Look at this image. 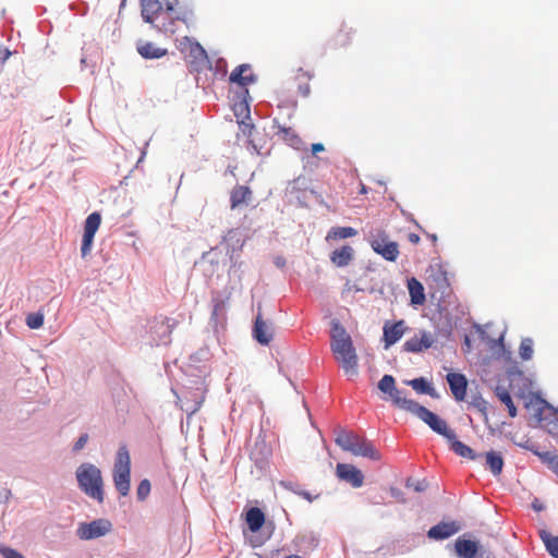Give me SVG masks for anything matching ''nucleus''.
<instances>
[{
	"label": "nucleus",
	"mask_w": 558,
	"mask_h": 558,
	"mask_svg": "<svg viewBox=\"0 0 558 558\" xmlns=\"http://www.w3.org/2000/svg\"><path fill=\"white\" fill-rule=\"evenodd\" d=\"M330 349L339 365L345 374H357V355L351 336L338 322L332 320L330 332Z\"/></svg>",
	"instance_id": "nucleus-1"
},
{
	"label": "nucleus",
	"mask_w": 558,
	"mask_h": 558,
	"mask_svg": "<svg viewBox=\"0 0 558 558\" xmlns=\"http://www.w3.org/2000/svg\"><path fill=\"white\" fill-rule=\"evenodd\" d=\"M335 442L343 450L353 456L368 458L378 461L381 458L380 452L375 448L372 441L363 436L345 429L336 430Z\"/></svg>",
	"instance_id": "nucleus-2"
},
{
	"label": "nucleus",
	"mask_w": 558,
	"mask_h": 558,
	"mask_svg": "<svg viewBox=\"0 0 558 558\" xmlns=\"http://www.w3.org/2000/svg\"><path fill=\"white\" fill-rule=\"evenodd\" d=\"M80 488L98 502L104 501V482L100 470L90 463H83L76 470Z\"/></svg>",
	"instance_id": "nucleus-3"
},
{
	"label": "nucleus",
	"mask_w": 558,
	"mask_h": 558,
	"mask_svg": "<svg viewBox=\"0 0 558 558\" xmlns=\"http://www.w3.org/2000/svg\"><path fill=\"white\" fill-rule=\"evenodd\" d=\"M113 483L121 496H126L131 486V458L126 446H121L113 465Z\"/></svg>",
	"instance_id": "nucleus-4"
},
{
	"label": "nucleus",
	"mask_w": 558,
	"mask_h": 558,
	"mask_svg": "<svg viewBox=\"0 0 558 558\" xmlns=\"http://www.w3.org/2000/svg\"><path fill=\"white\" fill-rule=\"evenodd\" d=\"M407 411L417 416L435 433L441 435L446 439L454 438V432L448 427L445 420L440 418L438 415L417 402L413 401V403H410V408Z\"/></svg>",
	"instance_id": "nucleus-5"
},
{
	"label": "nucleus",
	"mask_w": 558,
	"mask_h": 558,
	"mask_svg": "<svg viewBox=\"0 0 558 558\" xmlns=\"http://www.w3.org/2000/svg\"><path fill=\"white\" fill-rule=\"evenodd\" d=\"M369 245L372 250L388 262H396L399 257V244L391 241L389 234L381 229L371 232Z\"/></svg>",
	"instance_id": "nucleus-6"
},
{
	"label": "nucleus",
	"mask_w": 558,
	"mask_h": 558,
	"mask_svg": "<svg viewBox=\"0 0 558 558\" xmlns=\"http://www.w3.org/2000/svg\"><path fill=\"white\" fill-rule=\"evenodd\" d=\"M178 322L172 320L169 317L166 316H157L154 317L149 322V333L151 337V340L157 344H168L170 342V336L173 331V329L177 327Z\"/></svg>",
	"instance_id": "nucleus-7"
},
{
	"label": "nucleus",
	"mask_w": 558,
	"mask_h": 558,
	"mask_svg": "<svg viewBox=\"0 0 558 558\" xmlns=\"http://www.w3.org/2000/svg\"><path fill=\"white\" fill-rule=\"evenodd\" d=\"M181 20V14L177 11L175 5L173 3L166 2V8L151 25L159 32L174 34L177 31V24Z\"/></svg>",
	"instance_id": "nucleus-8"
},
{
	"label": "nucleus",
	"mask_w": 558,
	"mask_h": 558,
	"mask_svg": "<svg viewBox=\"0 0 558 558\" xmlns=\"http://www.w3.org/2000/svg\"><path fill=\"white\" fill-rule=\"evenodd\" d=\"M101 223V216L95 211L87 216L84 225V233L82 239L81 254L85 258L90 254L94 236Z\"/></svg>",
	"instance_id": "nucleus-9"
},
{
	"label": "nucleus",
	"mask_w": 558,
	"mask_h": 558,
	"mask_svg": "<svg viewBox=\"0 0 558 558\" xmlns=\"http://www.w3.org/2000/svg\"><path fill=\"white\" fill-rule=\"evenodd\" d=\"M378 388L384 393H388L393 404L402 410L407 411L410 408V403L414 401L401 396L402 391L397 389L396 380L391 375H384L378 383Z\"/></svg>",
	"instance_id": "nucleus-10"
},
{
	"label": "nucleus",
	"mask_w": 558,
	"mask_h": 558,
	"mask_svg": "<svg viewBox=\"0 0 558 558\" xmlns=\"http://www.w3.org/2000/svg\"><path fill=\"white\" fill-rule=\"evenodd\" d=\"M110 521L106 519L94 520L89 523H81L77 527V536L81 539H93L106 535L111 530Z\"/></svg>",
	"instance_id": "nucleus-11"
},
{
	"label": "nucleus",
	"mask_w": 558,
	"mask_h": 558,
	"mask_svg": "<svg viewBox=\"0 0 558 558\" xmlns=\"http://www.w3.org/2000/svg\"><path fill=\"white\" fill-rule=\"evenodd\" d=\"M408 330V326L403 319L398 322L387 320L383 327V341L385 349H389L397 343Z\"/></svg>",
	"instance_id": "nucleus-12"
},
{
	"label": "nucleus",
	"mask_w": 558,
	"mask_h": 558,
	"mask_svg": "<svg viewBox=\"0 0 558 558\" xmlns=\"http://www.w3.org/2000/svg\"><path fill=\"white\" fill-rule=\"evenodd\" d=\"M435 337L426 331L420 330L412 338L403 343V350L411 353H420L433 347Z\"/></svg>",
	"instance_id": "nucleus-13"
},
{
	"label": "nucleus",
	"mask_w": 558,
	"mask_h": 558,
	"mask_svg": "<svg viewBox=\"0 0 558 558\" xmlns=\"http://www.w3.org/2000/svg\"><path fill=\"white\" fill-rule=\"evenodd\" d=\"M336 474L339 480L349 483L354 488L361 487L364 483L363 473L353 464L338 463Z\"/></svg>",
	"instance_id": "nucleus-14"
},
{
	"label": "nucleus",
	"mask_w": 558,
	"mask_h": 558,
	"mask_svg": "<svg viewBox=\"0 0 558 558\" xmlns=\"http://www.w3.org/2000/svg\"><path fill=\"white\" fill-rule=\"evenodd\" d=\"M460 529V525L454 521L440 522L428 530L427 536L432 539L441 541L457 534Z\"/></svg>",
	"instance_id": "nucleus-15"
},
{
	"label": "nucleus",
	"mask_w": 558,
	"mask_h": 558,
	"mask_svg": "<svg viewBox=\"0 0 558 558\" xmlns=\"http://www.w3.org/2000/svg\"><path fill=\"white\" fill-rule=\"evenodd\" d=\"M253 199V191L246 185H235L230 192V208L235 209L248 205Z\"/></svg>",
	"instance_id": "nucleus-16"
},
{
	"label": "nucleus",
	"mask_w": 558,
	"mask_h": 558,
	"mask_svg": "<svg viewBox=\"0 0 558 558\" xmlns=\"http://www.w3.org/2000/svg\"><path fill=\"white\" fill-rule=\"evenodd\" d=\"M447 381L450 390L457 401H463L466 396L468 380L464 375L459 373H449Z\"/></svg>",
	"instance_id": "nucleus-17"
},
{
	"label": "nucleus",
	"mask_w": 558,
	"mask_h": 558,
	"mask_svg": "<svg viewBox=\"0 0 558 558\" xmlns=\"http://www.w3.org/2000/svg\"><path fill=\"white\" fill-rule=\"evenodd\" d=\"M142 16L146 23L153 24L166 8V3L159 0H141Z\"/></svg>",
	"instance_id": "nucleus-18"
},
{
	"label": "nucleus",
	"mask_w": 558,
	"mask_h": 558,
	"mask_svg": "<svg viewBox=\"0 0 558 558\" xmlns=\"http://www.w3.org/2000/svg\"><path fill=\"white\" fill-rule=\"evenodd\" d=\"M229 80L231 83L246 87L247 85L254 83L256 77L253 74L250 64H241L231 72Z\"/></svg>",
	"instance_id": "nucleus-19"
},
{
	"label": "nucleus",
	"mask_w": 558,
	"mask_h": 558,
	"mask_svg": "<svg viewBox=\"0 0 558 558\" xmlns=\"http://www.w3.org/2000/svg\"><path fill=\"white\" fill-rule=\"evenodd\" d=\"M454 550L460 558H480L478 545L476 542L465 539L463 537L457 538L454 543Z\"/></svg>",
	"instance_id": "nucleus-20"
},
{
	"label": "nucleus",
	"mask_w": 558,
	"mask_h": 558,
	"mask_svg": "<svg viewBox=\"0 0 558 558\" xmlns=\"http://www.w3.org/2000/svg\"><path fill=\"white\" fill-rule=\"evenodd\" d=\"M253 336L260 344L267 345L272 340V330L258 313L255 319Z\"/></svg>",
	"instance_id": "nucleus-21"
},
{
	"label": "nucleus",
	"mask_w": 558,
	"mask_h": 558,
	"mask_svg": "<svg viewBox=\"0 0 558 558\" xmlns=\"http://www.w3.org/2000/svg\"><path fill=\"white\" fill-rule=\"evenodd\" d=\"M265 513L257 507L250 508L245 513V522L252 533L258 532L265 524Z\"/></svg>",
	"instance_id": "nucleus-22"
},
{
	"label": "nucleus",
	"mask_w": 558,
	"mask_h": 558,
	"mask_svg": "<svg viewBox=\"0 0 558 558\" xmlns=\"http://www.w3.org/2000/svg\"><path fill=\"white\" fill-rule=\"evenodd\" d=\"M354 251L350 245L335 250L330 255V260L338 267H344L353 259Z\"/></svg>",
	"instance_id": "nucleus-23"
},
{
	"label": "nucleus",
	"mask_w": 558,
	"mask_h": 558,
	"mask_svg": "<svg viewBox=\"0 0 558 558\" xmlns=\"http://www.w3.org/2000/svg\"><path fill=\"white\" fill-rule=\"evenodd\" d=\"M288 145L295 149H300L303 146V141L296 134V132L292 128L278 125L277 133Z\"/></svg>",
	"instance_id": "nucleus-24"
},
{
	"label": "nucleus",
	"mask_w": 558,
	"mask_h": 558,
	"mask_svg": "<svg viewBox=\"0 0 558 558\" xmlns=\"http://www.w3.org/2000/svg\"><path fill=\"white\" fill-rule=\"evenodd\" d=\"M408 289L412 304L422 305L425 302L424 287L416 278L408 280Z\"/></svg>",
	"instance_id": "nucleus-25"
},
{
	"label": "nucleus",
	"mask_w": 558,
	"mask_h": 558,
	"mask_svg": "<svg viewBox=\"0 0 558 558\" xmlns=\"http://www.w3.org/2000/svg\"><path fill=\"white\" fill-rule=\"evenodd\" d=\"M138 53L145 59H158L167 53V49L158 48L153 43H142L137 46Z\"/></svg>",
	"instance_id": "nucleus-26"
},
{
	"label": "nucleus",
	"mask_w": 558,
	"mask_h": 558,
	"mask_svg": "<svg viewBox=\"0 0 558 558\" xmlns=\"http://www.w3.org/2000/svg\"><path fill=\"white\" fill-rule=\"evenodd\" d=\"M486 465L494 475H499L504 468V459L499 452L489 451L486 453Z\"/></svg>",
	"instance_id": "nucleus-27"
},
{
	"label": "nucleus",
	"mask_w": 558,
	"mask_h": 558,
	"mask_svg": "<svg viewBox=\"0 0 558 558\" xmlns=\"http://www.w3.org/2000/svg\"><path fill=\"white\" fill-rule=\"evenodd\" d=\"M495 393L497 398L500 400V402H502L507 407L509 415L511 417H515L517 407L514 405L509 391L506 388L498 386L495 389Z\"/></svg>",
	"instance_id": "nucleus-28"
},
{
	"label": "nucleus",
	"mask_w": 558,
	"mask_h": 558,
	"mask_svg": "<svg viewBox=\"0 0 558 558\" xmlns=\"http://www.w3.org/2000/svg\"><path fill=\"white\" fill-rule=\"evenodd\" d=\"M182 45L189 46L190 56L197 62H205L207 60V53L205 49L197 41H192L187 37L184 38Z\"/></svg>",
	"instance_id": "nucleus-29"
},
{
	"label": "nucleus",
	"mask_w": 558,
	"mask_h": 558,
	"mask_svg": "<svg viewBox=\"0 0 558 558\" xmlns=\"http://www.w3.org/2000/svg\"><path fill=\"white\" fill-rule=\"evenodd\" d=\"M447 440L450 441L451 450H453L458 456L468 458L471 460L475 459L474 451L469 446H466L462 441L458 440L456 437L452 439H447Z\"/></svg>",
	"instance_id": "nucleus-30"
},
{
	"label": "nucleus",
	"mask_w": 558,
	"mask_h": 558,
	"mask_svg": "<svg viewBox=\"0 0 558 558\" xmlns=\"http://www.w3.org/2000/svg\"><path fill=\"white\" fill-rule=\"evenodd\" d=\"M357 231L352 227H333L327 234V240H340L356 235Z\"/></svg>",
	"instance_id": "nucleus-31"
},
{
	"label": "nucleus",
	"mask_w": 558,
	"mask_h": 558,
	"mask_svg": "<svg viewBox=\"0 0 558 558\" xmlns=\"http://www.w3.org/2000/svg\"><path fill=\"white\" fill-rule=\"evenodd\" d=\"M541 538L544 542L547 551L554 557L558 558V536H554L546 531L541 532Z\"/></svg>",
	"instance_id": "nucleus-32"
},
{
	"label": "nucleus",
	"mask_w": 558,
	"mask_h": 558,
	"mask_svg": "<svg viewBox=\"0 0 558 558\" xmlns=\"http://www.w3.org/2000/svg\"><path fill=\"white\" fill-rule=\"evenodd\" d=\"M314 75L307 71H304L303 69H299L296 71V75H295V78L296 80H305V81H310ZM299 92L300 94L303 96V97H308L310 94H311V87H310V84L307 82H305L304 84H300L299 85Z\"/></svg>",
	"instance_id": "nucleus-33"
},
{
	"label": "nucleus",
	"mask_w": 558,
	"mask_h": 558,
	"mask_svg": "<svg viewBox=\"0 0 558 558\" xmlns=\"http://www.w3.org/2000/svg\"><path fill=\"white\" fill-rule=\"evenodd\" d=\"M233 111L239 120H250V106L245 99L234 104Z\"/></svg>",
	"instance_id": "nucleus-34"
},
{
	"label": "nucleus",
	"mask_w": 558,
	"mask_h": 558,
	"mask_svg": "<svg viewBox=\"0 0 558 558\" xmlns=\"http://www.w3.org/2000/svg\"><path fill=\"white\" fill-rule=\"evenodd\" d=\"M409 385L417 392L432 395L433 388L423 377L410 380Z\"/></svg>",
	"instance_id": "nucleus-35"
},
{
	"label": "nucleus",
	"mask_w": 558,
	"mask_h": 558,
	"mask_svg": "<svg viewBox=\"0 0 558 558\" xmlns=\"http://www.w3.org/2000/svg\"><path fill=\"white\" fill-rule=\"evenodd\" d=\"M520 357L524 361H527L533 355V341L530 338H525L521 341L519 348Z\"/></svg>",
	"instance_id": "nucleus-36"
},
{
	"label": "nucleus",
	"mask_w": 558,
	"mask_h": 558,
	"mask_svg": "<svg viewBox=\"0 0 558 558\" xmlns=\"http://www.w3.org/2000/svg\"><path fill=\"white\" fill-rule=\"evenodd\" d=\"M351 43V29L342 27L339 29L335 37V44L339 47H344Z\"/></svg>",
	"instance_id": "nucleus-37"
},
{
	"label": "nucleus",
	"mask_w": 558,
	"mask_h": 558,
	"mask_svg": "<svg viewBox=\"0 0 558 558\" xmlns=\"http://www.w3.org/2000/svg\"><path fill=\"white\" fill-rule=\"evenodd\" d=\"M26 325L31 329H38L44 325V315L41 313H31L26 317Z\"/></svg>",
	"instance_id": "nucleus-38"
},
{
	"label": "nucleus",
	"mask_w": 558,
	"mask_h": 558,
	"mask_svg": "<svg viewBox=\"0 0 558 558\" xmlns=\"http://www.w3.org/2000/svg\"><path fill=\"white\" fill-rule=\"evenodd\" d=\"M149 493H150V482L145 478L138 484L137 489H136V495H137L138 500H145L146 497L149 495Z\"/></svg>",
	"instance_id": "nucleus-39"
},
{
	"label": "nucleus",
	"mask_w": 558,
	"mask_h": 558,
	"mask_svg": "<svg viewBox=\"0 0 558 558\" xmlns=\"http://www.w3.org/2000/svg\"><path fill=\"white\" fill-rule=\"evenodd\" d=\"M541 458L558 475V456L545 452L541 456Z\"/></svg>",
	"instance_id": "nucleus-40"
},
{
	"label": "nucleus",
	"mask_w": 558,
	"mask_h": 558,
	"mask_svg": "<svg viewBox=\"0 0 558 558\" xmlns=\"http://www.w3.org/2000/svg\"><path fill=\"white\" fill-rule=\"evenodd\" d=\"M0 554L3 558H25L21 553L11 547L1 546Z\"/></svg>",
	"instance_id": "nucleus-41"
},
{
	"label": "nucleus",
	"mask_w": 558,
	"mask_h": 558,
	"mask_svg": "<svg viewBox=\"0 0 558 558\" xmlns=\"http://www.w3.org/2000/svg\"><path fill=\"white\" fill-rule=\"evenodd\" d=\"M240 129L245 136H251L254 130V125L251 123V119L239 120Z\"/></svg>",
	"instance_id": "nucleus-42"
},
{
	"label": "nucleus",
	"mask_w": 558,
	"mask_h": 558,
	"mask_svg": "<svg viewBox=\"0 0 558 558\" xmlns=\"http://www.w3.org/2000/svg\"><path fill=\"white\" fill-rule=\"evenodd\" d=\"M472 405L477 409L478 412H481L485 417H487V402L478 398L472 402Z\"/></svg>",
	"instance_id": "nucleus-43"
},
{
	"label": "nucleus",
	"mask_w": 558,
	"mask_h": 558,
	"mask_svg": "<svg viewBox=\"0 0 558 558\" xmlns=\"http://www.w3.org/2000/svg\"><path fill=\"white\" fill-rule=\"evenodd\" d=\"M87 440H88V435L87 434L81 435L80 438L74 444L73 450L74 451L82 450L84 448V446L86 445Z\"/></svg>",
	"instance_id": "nucleus-44"
},
{
	"label": "nucleus",
	"mask_w": 558,
	"mask_h": 558,
	"mask_svg": "<svg viewBox=\"0 0 558 558\" xmlns=\"http://www.w3.org/2000/svg\"><path fill=\"white\" fill-rule=\"evenodd\" d=\"M407 487H413L415 492H422L425 489L426 485L424 482H417L416 484H412L409 480L407 482Z\"/></svg>",
	"instance_id": "nucleus-45"
},
{
	"label": "nucleus",
	"mask_w": 558,
	"mask_h": 558,
	"mask_svg": "<svg viewBox=\"0 0 558 558\" xmlns=\"http://www.w3.org/2000/svg\"><path fill=\"white\" fill-rule=\"evenodd\" d=\"M204 402V397L202 396L199 398L198 401H196L195 405H193L192 408H189L187 411H190L191 414H194L195 412H197L199 410V408L202 407Z\"/></svg>",
	"instance_id": "nucleus-46"
},
{
	"label": "nucleus",
	"mask_w": 558,
	"mask_h": 558,
	"mask_svg": "<svg viewBox=\"0 0 558 558\" xmlns=\"http://www.w3.org/2000/svg\"><path fill=\"white\" fill-rule=\"evenodd\" d=\"M323 150H325V147H324V145L322 143H315V144L312 145V153L313 154H317V153L323 151Z\"/></svg>",
	"instance_id": "nucleus-47"
},
{
	"label": "nucleus",
	"mask_w": 558,
	"mask_h": 558,
	"mask_svg": "<svg viewBox=\"0 0 558 558\" xmlns=\"http://www.w3.org/2000/svg\"><path fill=\"white\" fill-rule=\"evenodd\" d=\"M408 240H409L412 244H418V243H420L421 238H420V235H418V234H416V233H410V234L408 235Z\"/></svg>",
	"instance_id": "nucleus-48"
},
{
	"label": "nucleus",
	"mask_w": 558,
	"mask_h": 558,
	"mask_svg": "<svg viewBox=\"0 0 558 558\" xmlns=\"http://www.w3.org/2000/svg\"><path fill=\"white\" fill-rule=\"evenodd\" d=\"M299 495L308 501L313 500V497L308 492L303 490V492H300Z\"/></svg>",
	"instance_id": "nucleus-49"
},
{
	"label": "nucleus",
	"mask_w": 558,
	"mask_h": 558,
	"mask_svg": "<svg viewBox=\"0 0 558 558\" xmlns=\"http://www.w3.org/2000/svg\"><path fill=\"white\" fill-rule=\"evenodd\" d=\"M423 232L426 234V236H427V238H429V239H430V241H432L433 243H436V242H437V235H436V234H430V233H428V232H426V231H423Z\"/></svg>",
	"instance_id": "nucleus-50"
},
{
	"label": "nucleus",
	"mask_w": 558,
	"mask_h": 558,
	"mask_svg": "<svg viewBox=\"0 0 558 558\" xmlns=\"http://www.w3.org/2000/svg\"><path fill=\"white\" fill-rule=\"evenodd\" d=\"M287 558H302V557H301V556H299V555H290V556H288Z\"/></svg>",
	"instance_id": "nucleus-51"
},
{
	"label": "nucleus",
	"mask_w": 558,
	"mask_h": 558,
	"mask_svg": "<svg viewBox=\"0 0 558 558\" xmlns=\"http://www.w3.org/2000/svg\"><path fill=\"white\" fill-rule=\"evenodd\" d=\"M534 509L539 511V510H542V507H539V505H536V506L534 505Z\"/></svg>",
	"instance_id": "nucleus-52"
},
{
	"label": "nucleus",
	"mask_w": 558,
	"mask_h": 558,
	"mask_svg": "<svg viewBox=\"0 0 558 558\" xmlns=\"http://www.w3.org/2000/svg\"><path fill=\"white\" fill-rule=\"evenodd\" d=\"M534 509L539 511V510H542V507H539V505H536V506L534 505Z\"/></svg>",
	"instance_id": "nucleus-53"
},
{
	"label": "nucleus",
	"mask_w": 558,
	"mask_h": 558,
	"mask_svg": "<svg viewBox=\"0 0 558 558\" xmlns=\"http://www.w3.org/2000/svg\"><path fill=\"white\" fill-rule=\"evenodd\" d=\"M9 54H10V51L7 50L5 51V56H4V60L9 57Z\"/></svg>",
	"instance_id": "nucleus-54"
}]
</instances>
